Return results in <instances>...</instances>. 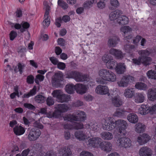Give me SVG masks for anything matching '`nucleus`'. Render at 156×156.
Wrapping results in <instances>:
<instances>
[{
  "instance_id": "39448f33",
  "label": "nucleus",
  "mask_w": 156,
  "mask_h": 156,
  "mask_svg": "<svg viewBox=\"0 0 156 156\" xmlns=\"http://www.w3.org/2000/svg\"><path fill=\"white\" fill-rule=\"evenodd\" d=\"M66 77L73 78L77 82H83L87 80V75L76 71H68L66 74Z\"/></svg>"
},
{
  "instance_id": "f257e3e1",
  "label": "nucleus",
  "mask_w": 156,
  "mask_h": 156,
  "mask_svg": "<svg viewBox=\"0 0 156 156\" xmlns=\"http://www.w3.org/2000/svg\"><path fill=\"white\" fill-rule=\"evenodd\" d=\"M104 122L102 126L104 130H111L117 126L119 131L118 134L119 136H123L125 135L126 133V129L128 126L126 121L121 119L115 121L112 118L108 117L105 119Z\"/></svg>"
},
{
  "instance_id": "13d9d810",
  "label": "nucleus",
  "mask_w": 156,
  "mask_h": 156,
  "mask_svg": "<svg viewBox=\"0 0 156 156\" xmlns=\"http://www.w3.org/2000/svg\"><path fill=\"white\" fill-rule=\"evenodd\" d=\"M88 128L92 129L94 130H97V123H95V122H91L90 123L87 124Z\"/></svg>"
},
{
  "instance_id": "423d86ee",
  "label": "nucleus",
  "mask_w": 156,
  "mask_h": 156,
  "mask_svg": "<svg viewBox=\"0 0 156 156\" xmlns=\"http://www.w3.org/2000/svg\"><path fill=\"white\" fill-rule=\"evenodd\" d=\"M54 97L57 98L58 102H67L70 99V95L63 94L59 90H55L52 93Z\"/></svg>"
},
{
  "instance_id": "680f3d73",
  "label": "nucleus",
  "mask_w": 156,
  "mask_h": 156,
  "mask_svg": "<svg viewBox=\"0 0 156 156\" xmlns=\"http://www.w3.org/2000/svg\"><path fill=\"white\" fill-rule=\"evenodd\" d=\"M97 5L99 9H103L105 7V4L104 2L100 1L97 3Z\"/></svg>"
},
{
  "instance_id": "c756f323",
  "label": "nucleus",
  "mask_w": 156,
  "mask_h": 156,
  "mask_svg": "<svg viewBox=\"0 0 156 156\" xmlns=\"http://www.w3.org/2000/svg\"><path fill=\"white\" fill-rule=\"evenodd\" d=\"M119 40V38L116 37L114 36L108 39V46L112 48L115 47L117 44Z\"/></svg>"
},
{
  "instance_id": "e2e57ef3",
  "label": "nucleus",
  "mask_w": 156,
  "mask_h": 156,
  "mask_svg": "<svg viewBox=\"0 0 156 156\" xmlns=\"http://www.w3.org/2000/svg\"><path fill=\"white\" fill-rule=\"evenodd\" d=\"M44 18L45 19L43 22V25L44 26H47L48 27L50 24V20L48 18V16Z\"/></svg>"
},
{
  "instance_id": "5fc2aeb1",
  "label": "nucleus",
  "mask_w": 156,
  "mask_h": 156,
  "mask_svg": "<svg viewBox=\"0 0 156 156\" xmlns=\"http://www.w3.org/2000/svg\"><path fill=\"white\" fill-rule=\"evenodd\" d=\"M34 76L31 75H30L27 76V82L28 84H33L34 83Z\"/></svg>"
},
{
  "instance_id": "9b49d317",
  "label": "nucleus",
  "mask_w": 156,
  "mask_h": 156,
  "mask_svg": "<svg viewBox=\"0 0 156 156\" xmlns=\"http://www.w3.org/2000/svg\"><path fill=\"white\" fill-rule=\"evenodd\" d=\"M63 74L62 72H59L55 73L52 78V84L55 87H58L60 82L62 80Z\"/></svg>"
},
{
  "instance_id": "1a4fd4ad",
  "label": "nucleus",
  "mask_w": 156,
  "mask_h": 156,
  "mask_svg": "<svg viewBox=\"0 0 156 156\" xmlns=\"http://www.w3.org/2000/svg\"><path fill=\"white\" fill-rule=\"evenodd\" d=\"M134 80V77L130 75L124 76L121 80L117 82V83L120 87H126L128 85L129 83L133 82Z\"/></svg>"
},
{
  "instance_id": "5701e85b",
  "label": "nucleus",
  "mask_w": 156,
  "mask_h": 156,
  "mask_svg": "<svg viewBox=\"0 0 156 156\" xmlns=\"http://www.w3.org/2000/svg\"><path fill=\"white\" fill-rule=\"evenodd\" d=\"M118 74H123L126 70V66L124 63H119L116 64L115 68Z\"/></svg>"
},
{
  "instance_id": "37998d69",
  "label": "nucleus",
  "mask_w": 156,
  "mask_h": 156,
  "mask_svg": "<svg viewBox=\"0 0 156 156\" xmlns=\"http://www.w3.org/2000/svg\"><path fill=\"white\" fill-rule=\"evenodd\" d=\"M35 100L37 103H44L46 100V98L41 95H38L35 97Z\"/></svg>"
},
{
  "instance_id": "6e6d98bb",
  "label": "nucleus",
  "mask_w": 156,
  "mask_h": 156,
  "mask_svg": "<svg viewBox=\"0 0 156 156\" xmlns=\"http://www.w3.org/2000/svg\"><path fill=\"white\" fill-rule=\"evenodd\" d=\"M149 113L151 114H156V104L154 105L151 107H149Z\"/></svg>"
},
{
  "instance_id": "aec40b11",
  "label": "nucleus",
  "mask_w": 156,
  "mask_h": 156,
  "mask_svg": "<svg viewBox=\"0 0 156 156\" xmlns=\"http://www.w3.org/2000/svg\"><path fill=\"white\" fill-rule=\"evenodd\" d=\"M86 115L83 111H78L76 114L74 115V121H83L85 120Z\"/></svg>"
},
{
  "instance_id": "4d7b16f0",
  "label": "nucleus",
  "mask_w": 156,
  "mask_h": 156,
  "mask_svg": "<svg viewBox=\"0 0 156 156\" xmlns=\"http://www.w3.org/2000/svg\"><path fill=\"white\" fill-rule=\"evenodd\" d=\"M46 103L49 106L53 105L54 103V99L51 97H48L46 99Z\"/></svg>"
},
{
  "instance_id": "603ef678",
  "label": "nucleus",
  "mask_w": 156,
  "mask_h": 156,
  "mask_svg": "<svg viewBox=\"0 0 156 156\" xmlns=\"http://www.w3.org/2000/svg\"><path fill=\"white\" fill-rule=\"evenodd\" d=\"M33 126L36 129H43L44 126L43 125L38 121H35L33 123Z\"/></svg>"
},
{
  "instance_id": "a211bd4d",
  "label": "nucleus",
  "mask_w": 156,
  "mask_h": 156,
  "mask_svg": "<svg viewBox=\"0 0 156 156\" xmlns=\"http://www.w3.org/2000/svg\"><path fill=\"white\" fill-rule=\"evenodd\" d=\"M124 49L125 51L129 53L131 56H134V51H137V50L134 45H131L129 44H127L124 46Z\"/></svg>"
},
{
  "instance_id": "f03ea898",
  "label": "nucleus",
  "mask_w": 156,
  "mask_h": 156,
  "mask_svg": "<svg viewBox=\"0 0 156 156\" xmlns=\"http://www.w3.org/2000/svg\"><path fill=\"white\" fill-rule=\"evenodd\" d=\"M150 52L147 50L139 51V54L141 55L138 58H134L132 59V62L137 65H140L142 63L145 66H148L150 64L149 62L151 60V58L147 56L150 54Z\"/></svg>"
},
{
  "instance_id": "e433bc0d",
  "label": "nucleus",
  "mask_w": 156,
  "mask_h": 156,
  "mask_svg": "<svg viewBox=\"0 0 156 156\" xmlns=\"http://www.w3.org/2000/svg\"><path fill=\"white\" fill-rule=\"evenodd\" d=\"M75 137L80 140H84L86 138L85 134L82 131H78L75 133Z\"/></svg>"
},
{
  "instance_id": "052dcab7",
  "label": "nucleus",
  "mask_w": 156,
  "mask_h": 156,
  "mask_svg": "<svg viewBox=\"0 0 156 156\" xmlns=\"http://www.w3.org/2000/svg\"><path fill=\"white\" fill-rule=\"evenodd\" d=\"M80 156H93V155L91 152L84 151L81 152Z\"/></svg>"
},
{
  "instance_id": "2f4dec72",
  "label": "nucleus",
  "mask_w": 156,
  "mask_h": 156,
  "mask_svg": "<svg viewBox=\"0 0 156 156\" xmlns=\"http://www.w3.org/2000/svg\"><path fill=\"white\" fill-rule=\"evenodd\" d=\"M37 87L34 86L33 88L28 93L24 94L22 96V98H28L31 96L35 95L36 93Z\"/></svg>"
},
{
  "instance_id": "bf43d9fd",
  "label": "nucleus",
  "mask_w": 156,
  "mask_h": 156,
  "mask_svg": "<svg viewBox=\"0 0 156 156\" xmlns=\"http://www.w3.org/2000/svg\"><path fill=\"white\" fill-rule=\"evenodd\" d=\"M74 115H69L64 117V120L69 121H74Z\"/></svg>"
},
{
  "instance_id": "20e7f679",
  "label": "nucleus",
  "mask_w": 156,
  "mask_h": 156,
  "mask_svg": "<svg viewBox=\"0 0 156 156\" xmlns=\"http://www.w3.org/2000/svg\"><path fill=\"white\" fill-rule=\"evenodd\" d=\"M55 108V109L54 112L48 114V118H59L62 113L66 112L69 109L67 105L65 104H58L56 105Z\"/></svg>"
},
{
  "instance_id": "7ed1b4c3",
  "label": "nucleus",
  "mask_w": 156,
  "mask_h": 156,
  "mask_svg": "<svg viewBox=\"0 0 156 156\" xmlns=\"http://www.w3.org/2000/svg\"><path fill=\"white\" fill-rule=\"evenodd\" d=\"M98 75L102 80L114 82L116 79L115 74L111 71L102 69L99 71Z\"/></svg>"
},
{
  "instance_id": "864d4df0",
  "label": "nucleus",
  "mask_w": 156,
  "mask_h": 156,
  "mask_svg": "<svg viewBox=\"0 0 156 156\" xmlns=\"http://www.w3.org/2000/svg\"><path fill=\"white\" fill-rule=\"evenodd\" d=\"M9 35L10 40L13 41L17 36V34L16 31L12 30L11 31Z\"/></svg>"
},
{
  "instance_id": "f704fd0d",
  "label": "nucleus",
  "mask_w": 156,
  "mask_h": 156,
  "mask_svg": "<svg viewBox=\"0 0 156 156\" xmlns=\"http://www.w3.org/2000/svg\"><path fill=\"white\" fill-rule=\"evenodd\" d=\"M65 89L67 93L69 94H73L74 90H76L75 85L73 84H67L66 86Z\"/></svg>"
},
{
  "instance_id": "774afa93",
  "label": "nucleus",
  "mask_w": 156,
  "mask_h": 156,
  "mask_svg": "<svg viewBox=\"0 0 156 156\" xmlns=\"http://www.w3.org/2000/svg\"><path fill=\"white\" fill-rule=\"evenodd\" d=\"M83 105V102L79 100L73 102L72 105L74 107H79Z\"/></svg>"
},
{
  "instance_id": "2eb2a0df",
  "label": "nucleus",
  "mask_w": 156,
  "mask_h": 156,
  "mask_svg": "<svg viewBox=\"0 0 156 156\" xmlns=\"http://www.w3.org/2000/svg\"><path fill=\"white\" fill-rule=\"evenodd\" d=\"M75 87L77 93L80 94L85 93L87 90L86 86L82 84L77 83L75 85Z\"/></svg>"
},
{
  "instance_id": "0eeeda50",
  "label": "nucleus",
  "mask_w": 156,
  "mask_h": 156,
  "mask_svg": "<svg viewBox=\"0 0 156 156\" xmlns=\"http://www.w3.org/2000/svg\"><path fill=\"white\" fill-rule=\"evenodd\" d=\"M33 149L35 151V153H37L40 156H56L55 154L50 151L47 153L42 152V146L39 144H35L33 146Z\"/></svg>"
},
{
  "instance_id": "09e8293b",
  "label": "nucleus",
  "mask_w": 156,
  "mask_h": 156,
  "mask_svg": "<svg viewBox=\"0 0 156 156\" xmlns=\"http://www.w3.org/2000/svg\"><path fill=\"white\" fill-rule=\"evenodd\" d=\"M58 4L64 9H66L68 7V5L66 3L62 0H58Z\"/></svg>"
},
{
  "instance_id": "ddd939ff",
  "label": "nucleus",
  "mask_w": 156,
  "mask_h": 156,
  "mask_svg": "<svg viewBox=\"0 0 156 156\" xmlns=\"http://www.w3.org/2000/svg\"><path fill=\"white\" fill-rule=\"evenodd\" d=\"M121 31L123 32L124 36V40L131 39L132 37V35L130 34L132 29L129 26H125L121 28Z\"/></svg>"
},
{
  "instance_id": "4be33fe9",
  "label": "nucleus",
  "mask_w": 156,
  "mask_h": 156,
  "mask_svg": "<svg viewBox=\"0 0 156 156\" xmlns=\"http://www.w3.org/2000/svg\"><path fill=\"white\" fill-rule=\"evenodd\" d=\"M147 97L150 101H154L156 100V88H152L148 90Z\"/></svg>"
},
{
  "instance_id": "58836bf2",
  "label": "nucleus",
  "mask_w": 156,
  "mask_h": 156,
  "mask_svg": "<svg viewBox=\"0 0 156 156\" xmlns=\"http://www.w3.org/2000/svg\"><path fill=\"white\" fill-rule=\"evenodd\" d=\"M110 4L111 6L109 7V8L112 10L115 9L119 5V3L117 0H110Z\"/></svg>"
},
{
  "instance_id": "7c9ffc66",
  "label": "nucleus",
  "mask_w": 156,
  "mask_h": 156,
  "mask_svg": "<svg viewBox=\"0 0 156 156\" xmlns=\"http://www.w3.org/2000/svg\"><path fill=\"white\" fill-rule=\"evenodd\" d=\"M61 152L62 156H72L71 150L68 146L63 147Z\"/></svg>"
},
{
  "instance_id": "c03bdc74",
  "label": "nucleus",
  "mask_w": 156,
  "mask_h": 156,
  "mask_svg": "<svg viewBox=\"0 0 156 156\" xmlns=\"http://www.w3.org/2000/svg\"><path fill=\"white\" fill-rule=\"evenodd\" d=\"M136 88L145 90L147 88V85L145 83L142 82H138L136 83L135 85Z\"/></svg>"
},
{
  "instance_id": "79ce46f5",
  "label": "nucleus",
  "mask_w": 156,
  "mask_h": 156,
  "mask_svg": "<svg viewBox=\"0 0 156 156\" xmlns=\"http://www.w3.org/2000/svg\"><path fill=\"white\" fill-rule=\"evenodd\" d=\"M18 68V70L16 66L14 69V71L16 73L19 71L20 74H21L23 72V70L25 67V65L23 63H21L20 62H19L17 65Z\"/></svg>"
},
{
  "instance_id": "f8f14e48",
  "label": "nucleus",
  "mask_w": 156,
  "mask_h": 156,
  "mask_svg": "<svg viewBox=\"0 0 156 156\" xmlns=\"http://www.w3.org/2000/svg\"><path fill=\"white\" fill-rule=\"evenodd\" d=\"M95 91L97 93L101 95L107 94L108 96H109L110 93L108 92L109 89L108 87L105 86L99 85L96 88Z\"/></svg>"
},
{
  "instance_id": "de8ad7c7",
  "label": "nucleus",
  "mask_w": 156,
  "mask_h": 156,
  "mask_svg": "<svg viewBox=\"0 0 156 156\" xmlns=\"http://www.w3.org/2000/svg\"><path fill=\"white\" fill-rule=\"evenodd\" d=\"M147 75L149 78L156 79V73L154 71L151 70L148 71Z\"/></svg>"
},
{
  "instance_id": "49530a36",
  "label": "nucleus",
  "mask_w": 156,
  "mask_h": 156,
  "mask_svg": "<svg viewBox=\"0 0 156 156\" xmlns=\"http://www.w3.org/2000/svg\"><path fill=\"white\" fill-rule=\"evenodd\" d=\"M73 127L76 129H81L83 128V125L81 122H75L73 124Z\"/></svg>"
},
{
  "instance_id": "b1692460",
  "label": "nucleus",
  "mask_w": 156,
  "mask_h": 156,
  "mask_svg": "<svg viewBox=\"0 0 156 156\" xmlns=\"http://www.w3.org/2000/svg\"><path fill=\"white\" fill-rule=\"evenodd\" d=\"M150 139L149 136L145 133H144L142 135L139 136L137 138V141L140 144H143L147 143Z\"/></svg>"
},
{
  "instance_id": "a18cd8bd",
  "label": "nucleus",
  "mask_w": 156,
  "mask_h": 156,
  "mask_svg": "<svg viewBox=\"0 0 156 156\" xmlns=\"http://www.w3.org/2000/svg\"><path fill=\"white\" fill-rule=\"evenodd\" d=\"M96 2L94 0H87L83 3V7L85 9H88L92 6L93 3Z\"/></svg>"
},
{
  "instance_id": "338daca9",
  "label": "nucleus",
  "mask_w": 156,
  "mask_h": 156,
  "mask_svg": "<svg viewBox=\"0 0 156 156\" xmlns=\"http://www.w3.org/2000/svg\"><path fill=\"white\" fill-rule=\"evenodd\" d=\"M58 68L60 69L63 70L66 67L65 64L62 62H59L57 65Z\"/></svg>"
},
{
  "instance_id": "ea45409f",
  "label": "nucleus",
  "mask_w": 156,
  "mask_h": 156,
  "mask_svg": "<svg viewBox=\"0 0 156 156\" xmlns=\"http://www.w3.org/2000/svg\"><path fill=\"white\" fill-rule=\"evenodd\" d=\"M101 136L102 138L105 140H110L113 138L112 133L109 132H103L101 134Z\"/></svg>"
},
{
  "instance_id": "8fccbe9b",
  "label": "nucleus",
  "mask_w": 156,
  "mask_h": 156,
  "mask_svg": "<svg viewBox=\"0 0 156 156\" xmlns=\"http://www.w3.org/2000/svg\"><path fill=\"white\" fill-rule=\"evenodd\" d=\"M112 58V57L109 54H105L102 57V60L105 63V65Z\"/></svg>"
},
{
  "instance_id": "bb28decb",
  "label": "nucleus",
  "mask_w": 156,
  "mask_h": 156,
  "mask_svg": "<svg viewBox=\"0 0 156 156\" xmlns=\"http://www.w3.org/2000/svg\"><path fill=\"white\" fill-rule=\"evenodd\" d=\"M127 119L128 121L132 123H136L138 120V118L135 113H129L127 116Z\"/></svg>"
},
{
  "instance_id": "cd10ccee",
  "label": "nucleus",
  "mask_w": 156,
  "mask_h": 156,
  "mask_svg": "<svg viewBox=\"0 0 156 156\" xmlns=\"http://www.w3.org/2000/svg\"><path fill=\"white\" fill-rule=\"evenodd\" d=\"M117 21L120 25H124L128 23L129 19L125 16H122L118 17Z\"/></svg>"
},
{
  "instance_id": "0e129e2a",
  "label": "nucleus",
  "mask_w": 156,
  "mask_h": 156,
  "mask_svg": "<svg viewBox=\"0 0 156 156\" xmlns=\"http://www.w3.org/2000/svg\"><path fill=\"white\" fill-rule=\"evenodd\" d=\"M44 8H45V12L44 17H46L47 16L48 17V15L49 14L50 7L48 5H46L44 6Z\"/></svg>"
},
{
  "instance_id": "6ab92c4d",
  "label": "nucleus",
  "mask_w": 156,
  "mask_h": 156,
  "mask_svg": "<svg viewBox=\"0 0 156 156\" xmlns=\"http://www.w3.org/2000/svg\"><path fill=\"white\" fill-rule=\"evenodd\" d=\"M111 101L112 104L116 107H119L123 103L122 99L118 96H115L114 97H112Z\"/></svg>"
},
{
  "instance_id": "f3484780",
  "label": "nucleus",
  "mask_w": 156,
  "mask_h": 156,
  "mask_svg": "<svg viewBox=\"0 0 156 156\" xmlns=\"http://www.w3.org/2000/svg\"><path fill=\"white\" fill-rule=\"evenodd\" d=\"M139 153L140 156H151L152 154L151 149L147 147H141Z\"/></svg>"
},
{
  "instance_id": "6e6552de",
  "label": "nucleus",
  "mask_w": 156,
  "mask_h": 156,
  "mask_svg": "<svg viewBox=\"0 0 156 156\" xmlns=\"http://www.w3.org/2000/svg\"><path fill=\"white\" fill-rule=\"evenodd\" d=\"M41 134V132L39 129L32 128L29 133L27 138L30 141H35L38 138Z\"/></svg>"
},
{
  "instance_id": "72a5a7b5",
  "label": "nucleus",
  "mask_w": 156,
  "mask_h": 156,
  "mask_svg": "<svg viewBox=\"0 0 156 156\" xmlns=\"http://www.w3.org/2000/svg\"><path fill=\"white\" fill-rule=\"evenodd\" d=\"M134 91L133 88L126 89L125 90L124 95L127 98H131L134 95Z\"/></svg>"
},
{
  "instance_id": "412c9836",
  "label": "nucleus",
  "mask_w": 156,
  "mask_h": 156,
  "mask_svg": "<svg viewBox=\"0 0 156 156\" xmlns=\"http://www.w3.org/2000/svg\"><path fill=\"white\" fill-rule=\"evenodd\" d=\"M99 146L102 150L106 151H111L112 149V144L108 141L101 142Z\"/></svg>"
},
{
  "instance_id": "a19ab883",
  "label": "nucleus",
  "mask_w": 156,
  "mask_h": 156,
  "mask_svg": "<svg viewBox=\"0 0 156 156\" xmlns=\"http://www.w3.org/2000/svg\"><path fill=\"white\" fill-rule=\"evenodd\" d=\"M117 64L116 61H114L112 58L105 65L107 67L110 69L115 68L116 65Z\"/></svg>"
},
{
  "instance_id": "473e14b6",
  "label": "nucleus",
  "mask_w": 156,
  "mask_h": 156,
  "mask_svg": "<svg viewBox=\"0 0 156 156\" xmlns=\"http://www.w3.org/2000/svg\"><path fill=\"white\" fill-rule=\"evenodd\" d=\"M149 107H148L147 105H142L140 108L139 109V112L140 114L145 115L149 113Z\"/></svg>"
},
{
  "instance_id": "9d476101",
  "label": "nucleus",
  "mask_w": 156,
  "mask_h": 156,
  "mask_svg": "<svg viewBox=\"0 0 156 156\" xmlns=\"http://www.w3.org/2000/svg\"><path fill=\"white\" fill-rule=\"evenodd\" d=\"M118 145L121 147L128 148L131 146V140L126 137L120 138L117 140Z\"/></svg>"
},
{
  "instance_id": "69168bd1",
  "label": "nucleus",
  "mask_w": 156,
  "mask_h": 156,
  "mask_svg": "<svg viewBox=\"0 0 156 156\" xmlns=\"http://www.w3.org/2000/svg\"><path fill=\"white\" fill-rule=\"evenodd\" d=\"M49 59L52 63L54 65H57L59 62L58 59L54 57H51Z\"/></svg>"
},
{
  "instance_id": "393cba45",
  "label": "nucleus",
  "mask_w": 156,
  "mask_h": 156,
  "mask_svg": "<svg viewBox=\"0 0 156 156\" xmlns=\"http://www.w3.org/2000/svg\"><path fill=\"white\" fill-rule=\"evenodd\" d=\"M122 14L121 10L117 9L112 12L109 14V17L111 20H114L118 18L119 16Z\"/></svg>"
},
{
  "instance_id": "a878e982",
  "label": "nucleus",
  "mask_w": 156,
  "mask_h": 156,
  "mask_svg": "<svg viewBox=\"0 0 156 156\" xmlns=\"http://www.w3.org/2000/svg\"><path fill=\"white\" fill-rule=\"evenodd\" d=\"M145 99L144 95L141 93H137L134 96L135 102L136 103H141L143 102Z\"/></svg>"
},
{
  "instance_id": "3c124183",
  "label": "nucleus",
  "mask_w": 156,
  "mask_h": 156,
  "mask_svg": "<svg viewBox=\"0 0 156 156\" xmlns=\"http://www.w3.org/2000/svg\"><path fill=\"white\" fill-rule=\"evenodd\" d=\"M23 105L26 108H27L30 110H33V111L35 110L36 108L35 106L30 103H24L23 104Z\"/></svg>"
},
{
  "instance_id": "c9c22d12",
  "label": "nucleus",
  "mask_w": 156,
  "mask_h": 156,
  "mask_svg": "<svg viewBox=\"0 0 156 156\" xmlns=\"http://www.w3.org/2000/svg\"><path fill=\"white\" fill-rule=\"evenodd\" d=\"M127 113V112L123 110H117L114 113V115L120 118L125 117Z\"/></svg>"
},
{
  "instance_id": "c85d7f7f",
  "label": "nucleus",
  "mask_w": 156,
  "mask_h": 156,
  "mask_svg": "<svg viewBox=\"0 0 156 156\" xmlns=\"http://www.w3.org/2000/svg\"><path fill=\"white\" fill-rule=\"evenodd\" d=\"M14 133L16 135H20L23 134L25 132L24 128L21 126H16L13 129Z\"/></svg>"
},
{
  "instance_id": "dca6fc26",
  "label": "nucleus",
  "mask_w": 156,
  "mask_h": 156,
  "mask_svg": "<svg viewBox=\"0 0 156 156\" xmlns=\"http://www.w3.org/2000/svg\"><path fill=\"white\" fill-rule=\"evenodd\" d=\"M101 139L98 137L90 138L88 141V145L89 147L92 146L93 147H98L99 146L101 142Z\"/></svg>"
},
{
  "instance_id": "4c0bfd02",
  "label": "nucleus",
  "mask_w": 156,
  "mask_h": 156,
  "mask_svg": "<svg viewBox=\"0 0 156 156\" xmlns=\"http://www.w3.org/2000/svg\"><path fill=\"white\" fill-rule=\"evenodd\" d=\"M145 129V126L140 123H138L136 125L135 131L138 133H143Z\"/></svg>"
},
{
  "instance_id": "4468645a",
  "label": "nucleus",
  "mask_w": 156,
  "mask_h": 156,
  "mask_svg": "<svg viewBox=\"0 0 156 156\" xmlns=\"http://www.w3.org/2000/svg\"><path fill=\"white\" fill-rule=\"evenodd\" d=\"M109 53L117 59H122L124 56L122 52L121 51L115 48H111L109 51Z\"/></svg>"
}]
</instances>
